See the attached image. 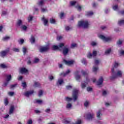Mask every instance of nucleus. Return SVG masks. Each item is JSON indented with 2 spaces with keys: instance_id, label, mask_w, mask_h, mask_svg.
<instances>
[{
  "instance_id": "46",
  "label": "nucleus",
  "mask_w": 124,
  "mask_h": 124,
  "mask_svg": "<svg viewBox=\"0 0 124 124\" xmlns=\"http://www.w3.org/2000/svg\"><path fill=\"white\" fill-rule=\"evenodd\" d=\"M22 86L25 89L27 87V83L25 82H23L22 83Z\"/></svg>"
},
{
  "instance_id": "21",
  "label": "nucleus",
  "mask_w": 124,
  "mask_h": 124,
  "mask_svg": "<svg viewBox=\"0 0 124 124\" xmlns=\"http://www.w3.org/2000/svg\"><path fill=\"white\" fill-rule=\"evenodd\" d=\"M42 21L44 22V24L45 26H47V24H48V20L45 19V18L43 17L42 18Z\"/></svg>"
},
{
  "instance_id": "57",
  "label": "nucleus",
  "mask_w": 124,
  "mask_h": 124,
  "mask_svg": "<svg viewBox=\"0 0 124 124\" xmlns=\"http://www.w3.org/2000/svg\"><path fill=\"white\" fill-rule=\"evenodd\" d=\"M39 62V59L37 58H35L34 60V63H37Z\"/></svg>"
},
{
  "instance_id": "51",
  "label": "nucleus",
  "mask_w": 124,
  "mask_h": 124,
  "mask_svg": "<svg viewBox=\"0 0 124 124\" xmlns=\"http://www.w3.org/2000/svg\"><path fill=\"white\" fill-rule=\"evenodd\" d=\"M4 103H5V105L6 106V105H7V104H8V101L7 100V98H6L4 99Z\"/></svg>"
},
{
  "instance_id": "7",
  "label": "nucleus",
  "mask_w": 124,
  "mask_h": 124,
  "mask_svg": "<svg viewBox=\"0 0 124 124\" xmlns=\"http://www.w3.org/2000/svg\"><path fill=\"white\" fill-rule=\"evenodd\" d=\"M20 72L21 74H26L29 73V70L25 67L21 68L20 69Z\"/></svg>"
},
{
  "instance_id": "31",
  "label": "nucleus",
  "mask_w": 124,
  "mask_h": 124,
  "mask_svg": "<svg viewBox=\"0 0 124 124\" xmlns=\"http://www.w3.org/2000/svg\"><path fill=\"white\" fill-rule=\"evenodd\" d=\"M40 86V84L39 82H34L33 87L34 88H37V87H39Z\"/></svg>"
},
{
  "instance_id": "52",
  "label": "nucleus",
  "mask_w": 124,
  "mask_h": 124,
  "mask_svg": "<svg viewBox=\"0 0 124 124\" xmlns=\"http://www.w3.org/2000/svg\"><path fill=\"white\" fill-rule=\"evenodd\" d=\"M60 18L61 19H62V18H63V17H64V14L63 13H61L60 14Z\"/></svg>"
},
{
  "instance_id": "22",
  "label": "nucleus",
  "mask_w": 124,
  "mask_h": 124,
  "mask_svg": "<svg viewBox=\"0 0 124 124\" xmlns=\"http://www.w3.org/2000/svg\"><path fill=\"white\" fill-rule=\"evenodd\" d=\"M30 42L31 43V44H33V43L35 42V39L33 36H31V38L30 39Z\"/></svg>"
},
{
  "instance_id": "20",
  "label": "nucleus",
  "mask_w": 124,
  "mask_h": 124,
  "mask_svg": "<svg viewBox=\"0 0 124 124\" xmlns=\"http://www.w3.org/2000/svg\"><path fill=\"white\" fill-rule=\"evenodd\" d=\"M96 116L98 119H100L101 116H102V114H101V110H99L97 112Z\"/></svg>"
},
{
  "instance_id": "37",
  "label": "nucleus",
  "mask_w": 124,
  "mask_h": 124,
  "mask_svg": "<svg viewBox=\"0 0 124 124\" xmlns=\"http://www.w3.org/2000/svg\"><path fill=\"white\" fill-rule=\"evenodd\" d=\"M91 45H92V46H96V45H97V43L93 41L91 43Z\"/></svg>"
},
{
  "instance_id": "1",
  "label": "nucleus",
  "mask_w": 124,
  "mask_h": 124,
  "mask_svg": "<svg viewBox=\"0 0 124 124\" xmlns=\"http://www.w3.org/2000/svg\"><path fill=\"white\" fill-rule=\"evenodd\" d=\"M64 46V44L60 43L59 46H53L52 49L53 50H59V51H62V53L64 56H66L67 54H68V52H69V48H67L66 46ZM62 47H64L62 48Z\"/></svg>"
},
{
  "instance_id": "33",
  "label": "nucleus",
  "mask_w": 124,
  "mask_h": 124,
  "mask_svg": "<svg viewBox=\"0 0 124 124\" xmlns=\"http://www.w3.org/2000/svg\"><path fill=\"white\" fill-rule=\"evenodd\" d=\"M93 15V12H86V16H92Z\"/></svg>"
},
{
  "instance_id": "61",
  "label": "nucleus",
  "mask_w": 124,
  "mask_h": 124,
  "mask_svg": "<svg viewBox=\"0 0 124 124\" xmlns=\"http://www.w3.org/2000/svg\"><path fill=\"white\" fill-rule=\"evenodd\" d=\"M45 112H46V113H49V112H51V109H50V108H46V109L45 110Z\"/></svg>"
},
{
  "instance_id": "53",
  "label": "nucleus",
  "mask_w": 124,
  "mask_h": 124,
  "mask_svg": "<svg viewBox=\"0 0 124 124\" xmlns=\"http://www.w3.org/2000/svg\"><path fill=\"white\" fill-rule=\"evenodd\" d=\"M89 102L88 101H86L84 103L85 107H88V106H89Z\"/></svg>"
},
{
  "instance_id": "27",
  "label": "nucleus",
  "mask_w": 124,
  "mask_h": 124,
  "mask_svg": "<svg viewBox=\"0 0 124 124\" xmlns=\"http://www.w3.org/2000/svg\"><path fill=\"white\" fill-rule=\"evenodd\" d=\"M11 79H12L11 75H9L6 76V81H8L10 82V81L11 80Z\"/></svg>"
},
{
  "instance_id": "59",
  "label": "nucleus",
  "mask_w": 124,
  "mask_h": 124,
  "mask_svg": "<svg viewBox=\"0 0 124 124\" xmlns=\"http://www.w3.org/2000/svg\"><path fill=\"white\" fill-rule=\"evenodd\" d=\"M48 78H49V80H50V81H52V80H54V77H53V76H49V77H48Z\"/></svg>"
},
{
  "instance_id": "36",
  "label": "nucleus",
  "mask_w": 124,
  "mask_h": 124,
  "mask_svg": "<svg viewBox=\"0 0 124 124\" xmlns=\"http://www.w3.org/2000/svg\"><path fill=\"white\" fill-rule=\"evenodd\" d=\"M122 44H123V41L121 40H119L117 42V45H118V46H121V45H122Z\"/></svg>"
},
{
  "instance_id": "50",
  "label": "nucleus",
  "mask_w": 124,
  "mask_h": 124,
  "mask_svg": "<svg viewBox=\"0 0 124 124\" xmlns=\"http://www.w3.org/2000/svg\"><path fill=\"white\" fill-rule=\"evenodd\" d=\"M120 56H124V50H121L120 51Z\"/></svg>"
},
{
  "instance_id": "40",
  "label": "nucleus",
  "mask_w": 124,
  "mask_h": 124,
  "mask_svg": "<svg viewBox=\"0 0 124 124\" xmlns=\"http://www.w3.org/2000/svg\"><path fill=\"white\" fill-rule=\"evenodd\" d=\"M43 101L41 100H36V103L38 104H41Z\"/></svg>"
},
{
  "instance_id": "47",
  "label": "nucleus",
  "mask_w": 124,
  "mask_h": 124,
  "mask_svg": "<svg viewBox=\"0 0 124 124\" xmlns=\"http://www.w3.org/2000/svg\"><path fill=\"white\" fill-rule=\"evenodd\" d=\"M87 92H92L93 91V88L92 87H87Z\"/></svg>"
},
{
  "instance_id": "60",
  "label": "nucleus",
  "mask_w": 124,
  "mask_h": 124,
  "mask_svg": "<svg viewBox=\"0 0 124 124\" xmlns=\"http://www.w3.org/2000/svg\"><path fill=\"white\" fill-rule=\"evenodd\" d=\"M76 46H77V45L76 44H72L71 45V48H75V47H76Z\"/></svg>"
},
{
  "instance_id": "15",
  "label": "nucleus",
  "mask_w": 124,
  "mask_h": 124,
  "mask_svg": "<svg viewBox=\"0 0 124 124\" xmlns=\"http://www.w3.org/2000/svg\"><path fill=\"white\" fill-rule=\"evenodd\" d=\"M56 84L57 86H61L62 84H63V79L62 78L58 79Z\"/></svg>"
},
{
  "instance_id": "16",
  "label": "nucleus",
  "mask_w": 124,
  "mask_h": 124,
  "mask_svg": "<svg viewBox=\"0 0 124 124\" xmlns=\"http://www.w3.org/2000/svg\"><path fill=\"white\" fill-rule=\"evenodd\" d=\"M66 108L67 109V110H71L72 109V104L70 103H68L66 105Z\"/></svg>"
},
{
  "instance_id": "42",
  "label": "nucleus",
  "mask_w": 124,
  "mask_h": 124,
  "mask_svg": "<svg viewBox=\"0 0 124 124\" xmlns=\"http://www.w3.org/2000/svg\"><path fill=\"white\" fill-rule=\"evenodd\" d=\"M8 84H9V81H7V80H6L4 82L3 86L4 87H6V86H7V85H8Z\"/></svg>"
},
{
  "instance_id": "12",
  "label": "nucleus",
  "mask_w": 124,
  "mask_h": 124,
  "mask_svg": "<svg viewBox=\"0 0 124 124\" xmlns=\"http://www.w3.org/2000/svg\"><path fill=\"white\" fill-rule=\"evenodd\" d=\"M103 82V78L102 77H100L98 80L97 81V85L98 86H100V85L102 84Z\"/></svg>"
},
{
  "instance_id": "18",
  "label": "nucleus",
  "mask_w": 124,
  "mask_h": 124,
  "mask_svg": "<svg viewBox=\"0 0 124 124\" xmlns=\"http://www.w3.org/2000/svg\"><path fill=\"white\" fill-rule=\"evenodd\" d=\"M98 71V66H93V72L95 73V74H96V72Z\"/></svg>"
},
{
  "instance_id": "5",
  "label": "nucleus",
  "mask_w": 124,
  "mask_h": 124,
  "mask_svg": "<svg viewBox=\"0 0 124 124\" xmlns=\"http://www.w3.org/2000/svg\"><path fill=\"white\" fill-rule=\"evenodd\" d=\"M84 117L87 119V120H92L94 118V114L93 113L89 112L87 113Z\"/></svg>"
},
{
  "instance_id": "23",
  "label": "nucleus",
  "mask_w": 124,
  "mask_h": 124,
  "mask_svg": "<svg viewBox=\"0 0 124 124\" xmlns=\"http://www.w3.org/2000/svg\"><path fill=\"white\" fill-rule=\"evenodd\" d=\"M65 31H71V30H72V27L68 26H65Z\"/></svg>"
},
{
  "instance_id": "41",
  "label": "nucleus",
  "mask_w": 124,
  "mask_h": 124,
  "mask_svg": "<svg viewBox=\"0 0 124 124\" xmlns=\"http://www.w3.org/2000/svg\"><path fill=\"white\" fill-rule=\"evenodd\" d=\"M50 22L51 24H55L56 20L54 18H50Z\"/></svg>"
},
{
  "instance_id": "43",
  "label": "nucleus",
  "mask_w": 124,
  "mask_h": 124,
  "mask_svg": "<svg viewBox=\"0 0 124 124\" xmlns=\"http://www.w3.org/2000/svg\"><path fill=\"white\" fill-rule=\"evenodd\" d=\"M71 5L73 6V5H75V4H76V3H77V2L75 1H72L70 2Z\"/></svg>"
},
{
  "instance_id": "49",
  "label": "nucleus",
  "mask_w": 124,
  "mask_h": 124,
  "mask_svg": "<svg viewBox=\"0 0 124 124\" xmlns=\"http://www.w3.org/2000/svg\"><path fill=\"white\" fill-rule=\"evenodd\" d=\"M119 66V63L115 62L114 64V67L112 68H117Z\"/></svg>"
},
{
  "instance_id": "14",
  "label": "nucleus",
  "mask_w": 124,
  "mask_h": 124,
  "mask_svg": "<svg viewBox=\"0 0 124 124\" xmlns=\"http://www.w3.org/2000/svg\"><path fill=\"white\" fill-rule=\"evenodd\" d=\"M78 74H79V71H77L75 73V78L76 80H77L78 81V80H80V79L81 78V76L80 75H78Z\"/></svg>"
},
{
  "instance_id": "25",
  "label": "nucleus",
  "mask_w": 124,
  "mask_h": 124,
  "mask_svg": "<svg viewBox=\"0 0 124 124\" xmlns=\"http://www.w3.org/2000/svg\"><path fill=\"white\" fill-rule=\"evenodd\" d=\"M23 25V21L19 19L17 22V25L20 27Z\"/></svg>"
},
{
  "instance_id": "64",
  "label": "nucleus",
  "mask_w": 124,
  "mask_h": 124,
  "mask_svg": "<svg viewBox=\"0 0 124 124\" xmlns=\"http://www.w3.org/2000/svg\"><path fill=\"white\" fill-rule=\"evenodd\" d=\"M41 11L43 13L46 12V11H47V9H45V8H42L41 9Z\"/></svg>"
},
{
  "instance_id": "32",
  "label": "nucleus",
  "mask_w": 124,
  "mask_h": 124,
  "mask_svg": "<svg viewBox=\"0 0 124 124\" xmlns=\"http://www.w3.org/2000/svg\"><path fill=\"white\" fill-rule=\"evenodd\" d=\"M87 84H88L87 82H82L81 83V88L82 89H85V88H86V86L87 85Z\"/></svg>"
},
{
  "instance_id": "45",
  "label": "nucleus",
  "mask_w": 124,
  "mask_h": 124,
  "mask_svg": "<svg viewBox=\"0 0 124 124\" xmlns=\"http://www.w3.org/2000/svg\"><path fill=\"white\" fill-rule=\"evenodd\" d=\"M43 94V91H42V90H40L39 92L38 96L40 97V96H41V95H42Z\"/></svg>"
},
{
  "instance_id": "56",
  "label": "nucleus",
  "mask_w": 124,
  "mask_h": 124,
  "mask_svg": "<svg viewBox=\"0 0 124 124\" xmlns=\"http://www.w3.org/2000/svg\"><path fill=\"white\" fill-rule=\"evenodd\" d=\"M34 112L35 114H40V113H41V111H40V110L37 109L35 110Z\"/></svg>"
},
{
  "instance_id": "29",
  "label": "nucleus",
  "mask_w": 124,
  "mask_h": 124,
  "mask_svg": "<svg viewBox=\"0 0 124 124\" xmlns=\"http://www.w3.org/2000/svg\"><path fill=\"white\" fill-rule=\"evenodd\" d=\"M81 73L83 74V75H84V76H87V75L89 74V72L88 71L86 72V71H84V70H82Z\"/></svg>"
},
{
  "instance_id": "24",
  "label": "nucleus",
  "mask_w": 124,
  "mask_h": 124,
  "mask_svg": "<svg viewBox=\"0 0 124 124\" xmlns=\"http://www.w3.org/2000/svg\"><path fill=\"white\" fill-rule=\"evenodd\" d=\"M9 39H10V37L6 36L4 37L2 40L3 41H7V40H9Z\"/></svg>"
},
{
  "instance_id": "8",
  "label": "nucleus",
  "mask_w": 124,
  "mask_h": 124,
  "mask_svg": "<svg viewBox=\"0 0 124 124\" xmlns=\"http://www.w3.org/2000/svg\"><path fill=\"white\" fill-rule=\"evenodd\" d=\"M50 49V47L49 46H45L41 47L39 49V51L40 53H43V52H47L48 50Z\"/></svg>"
},
{
  "instance_id": "54",
  "label": "nucleus",
  "mask_w": 124,
  "mask_h": 124,
  "mask_svg": "<svg viewBox=\"0 0 124 124\" xmlns=\"http://www.w3.org/2000/svg\"><path fill=\"white\" fill-rule=\"evenodd\" d=\"M8 94L10 96H13L14 95V92H9Z\"/></svg>"
},
{
  "instance_id": "10",
  "label": "nucleus",
  "mask_w": 124,
  "mask_h": 124,
  "mask_svg": "<svg viewBox=\"0 0 124 124\" xmlns=\"http://www.w3.org/2000/svg\"><path fill=\"white\" fill-rule=\"evenodd\" d=\"M96 54H97L96 51H93L92 54L91 53H88L87 55V58H88L89 59H92L93 57H95V56H96Z\"/></svg>"
},
{
  "instance_id": "4",
  "label": "nucleus",
  "mask_w": 124,
  "mask_h": 124,
  "mask_svg": "<svg viewBox=\"0 0 124 124\" xmlns=\"http://www.w3.org/2000/svg\"><path fill=\"white\" fill-rule=\"evenodd\" d=\"M78 27H82L84 29H88L89 26H90V22L88 20H82L78 22Z\"/></svg>"
},
{
  "instance_id": "9",
  "label": "nucleus",
  "mask_w": 124,
  "mask_h": 124,
  "mask_svg": "<svg viewBox=\"0 0 124 124\" xmlns=\"http://www.w3.org/2000/svg\"><path fill=\"white\" fill-rule=\"evenodd\" d=\"M63 62L66 65H71L74 63V61L71 60V61H66L65 60H63Z\"/></svg>"
},
{
  "instance_id": "28",
  "label": "nucleus",
  "mask_w": 124,
  "mask_h": 124,
  "mask_svg": "<svg viewBox=\"0 0 124 124\" xmlns=\"http://www.w3.org/2000/svg\"><path fill=\"white\" fill-rule=\"evenodd\" d=\"M111 53V48L107 49L105 52V55H109Z\"/></svg>"
},
{
  "instance_id": "26",
  "label": "nucleus",
  "mask_w": 124,
  "mask_h": 124,
  "mask_svg": "<svg viewBox=\"0 0 124 124\" xmlns=\"http://www.w3.org/2000/svg\"><path fill=\"white\" fill-rule=\"evenodd\" d=\"M76 8H77V9H78V11H81V9H82V7H81V6H80V5L78 4L75 6Z\"/></svg>"
},
{
  "instance_id": "35",
  "label": "nucleus",
  "mask_w": 124,
  "mask_h": 124,
  "mask_svg": "<svg viewBox=\"0 0 124 124\" xmlns=\"http://www.w3.org/2000/svg\"><path fill=\"white\" fill-rule=\"evenodd\" d=\"M112 8L113 10L117 11L119 9V7H118V5H113L112 6Z\"/></svg>"
},
{
  "instance_id": "30",
  "label": "nucleus",
  "mask_w": 124,
  "mask_h": 124,
  "mask_svg": "<svg viewBox=\"0 0 124 124\" xmlns=\"http://www.w3.org/2000/svg\"><path fill=\"white\" fill-rule=\"evenodd\" d=\"M118 25H119V26H122V25H124V19L119 20L118 21Z\"/></svg>"
},
{
  "instance_id": "38",
  "label": "nucleus",
  "mask_w": 124,
  "mask_h": 124,
  "mask_svg": "<svg viewBox=\"0 0 124 124\" xmlns=\"http://www.w3.org/2000/svg\"><path fill=\"white\" fill-rule=\"evenodd\" d=\"M0 67H1V68H7V66H6L4 64H1L0 65Z\"/></svg>"
},
{
  "instance_id": "34",
  "label": "nucleus",
  "mask_w": 124,
  "mask_h": 124,
  "mask_svg": "<svg viewBox=\"0 0 124 124\" xmlns=\"http://www.w3.org/2000/svg\"><path fill=\"white\" fill-rule=\"evenodd\" d=\"M21 29H22V30L23 31H27L28 27L25 25H22L21 26Z\"/></svg>"
},
{
  "instance_id": "6",
  "label": "nucleus",
  "mask_w": 124,
  "mask_h": 124,
  "mask_svg": "<svg viewBox=\"0 0 124 124\" xmlns=\"http://www.w3.org/2000/svg\"><path fill=\"white\" fill-rule=\"evenodd\" d=\"M99 38L102 39L104 41V42H108L109 41H111V37H106L105 36L102 35H100L99 36Z\"/></svg>"
},
{
  "instance_id": "17",
  "label": "nucleus",
  "mask_w": 124,
  "mask_h": 124,
  "mask_svg": "<svg viewBox=\"0 0 124 124\" xmlns=\"http://www.w3.org/2000/svg\"><path fill=\"white\" fill-rule=\"evenodd\" d=\"M15 107L14 106H12L10 108V109L9 111V115H11V114H13V112L14 111Z\"/></svg>"
},
{
  "instance_id": "2",
  "label": "nucleus",
  "mask_w": 124,
  "mask_h": 124,
  "mask_svg": "<svg viewBox=\"0 0 124 124\" xmlns=\"http://www.w3.org/2000/svg\"><path fill=\"white\" fill-rule=\"evenodd\" d=\"M78 90L74 89L73 91L72 98L69 97H65V101L69 102L70 101H71V100H72L73 99L74 102L76 101L77 100V99L78 98Z\"/></svg>"
},
{
  "instance_id": "62",
  "label": "nucleus",
  "mask_w": 124,
  "mask_h": 124,
  "mask_svg": "<svg viewBox=\"0 0 124 124\" xmlns=\"http://www.w3.org/2000/svg\"><path fill=\"white\" fill-rule=\"evenodd\" d=\"M13 50L14 51V52H19V49L17 48H14L13 49Z\"/></svg>"
},
{
  "instance_id": "13",
  "label": "nucleus",
  "mask_w": 124,
  "mask_h": 124,
  "mask_svg": "<svg viewBox=\"0 0 124 124\" xmlns=\"http://www.w3.org/2000/svg\"><path fill=\"white\" fill-rule=\"evenodd\" d=\"M8 52V50H4V51H1L0 53V57H1L2 58H4V57H5L6 54H7Z\"/></svg>"
},
{
  "instance_id": "63",
  "label": "nucleus",
  "mask_w": 124,
  "mask_h": 124,
  "mask_svg": "<svg viewBox=\"0 0 124 124\" xmlns=\"http://www.w3.org/2000/svg\"><path fill=\"white\" fill-rule=\"evenodd\" d=\"M16 84H13L10 86V89H13L14 88H15L16 87Z\"/></svg>"
},
{
  "instance_id": "44",
  "label": "nucleus",
  "mask_w": 124,
  "mask_h": 124,
  "mask_svg": "<svg viewBox=\"0 0 124 124\" xmlns=\"http://www.w3.org/2000/svg\"><path fill=\"white\" fill-rule=\"evenodd\" d=\"M81 62L82 63H83V64H87V61L85 59H83L81 60Z\"/></svg>"
},
{
  "instance_id": "19",
  "label": "nucleus",
  "mask_w": 124,
  "mask_h": 124,
  "mask_svg": "<svg viewBox=\"0 0 124 124\" xmlns=\"http://www.w3.org/2000/svg\"><path fill=\"white\" fill-rule=\"evenodd\" d=\"M70 73V70H67L65 73L62 72L60 74L61 76H66L67 74H69Z\"/></svg>"
},
{
  "instance_id": "48",
  "label": "nucleus",
  "mask_w": 124,
  "mask_h": 124,
  "mask_svg": "<svg viewBox=\"0 0 124 124\" xmlns=\"http://www.w3.org/2000/svg\"><path fill=\"white\" fill-rule=\"evenodd\" d=\"M23 52L24 55H26V53H27V48L23 47Z\"/></svg>"
},
{
  "instance_id": "3",
  "label": "nucleus",
  "mask_w": 124,
  "mask_h": 124,
  "mask_svg": "<svg viewBox=\"0 0 124 124\" xmlns=\"http://www.w3.org/2000/svg\"><path fill=\"white\" fill-rule=\"evenodd\" d=\"M112 72V75L110 77L111 80H114V79H117V78H122L123 77V71L120 70H117L115 73L114 71V68L111 69Z\"/></svg>"
},
{
  "instance_id": "39",
  "label": "nucleus",
  "mask_w": 124,
  "mask_h": 124,
  "mask_svg": "<svg viewBox=\"0 0 124 124\" xmlns=\"http://www.w3.org/2000/svg\"><path fill=\"white\" fill-rule=\"evenodd\" d=\"M95 66H97L98 64H99V60H95L94 61Z\"/></svg>"
},
{
  "instance_id": "58",
  "label": "nucleus",
  "mask_w": 124,
  "mask_h": 124,
  "mask_svg": "<svg viewBox=\"0 0 124 124\" xmlns=\"http://www.w3.org/2000/svg\"><path fill=\"white\" fill-rule=\"evenodd\" d=\"M28 19L29 22H31V21L32 20V17L31 16H30L28 17Z\"/></svg>"
},
{
  "instance_id": "55",
  "label": "nucleus",
  "mask_w": 124,
  "mask_h": 124,
  "mask_svg": "<svg viewBox=\"0 0 124 124\" xmlns=\"http://www.w3.org/2000/svg\"><path fill=\"white\" fill-rule=\"evenodd\" d=\"M66 89V90H71V89H72V86L70 85L67 86Z\"/></svg>"
},
{
  "instance_id": "11",
  "label": "nucleus",
  "mask_w": 124,
  "mask_h": 124,
  "mask_svg": "<svg viewBox=\"0 0 124 124\" xmlns=\"http://www.w3.org/2000/svg\"><path fill=\"white\" fill-rule=\"evenodd\" d=\"M32 93H33V90L27 91L24 93V95L27 96V97H29V95H31Z\"/></svg>"
}]
</instances>
